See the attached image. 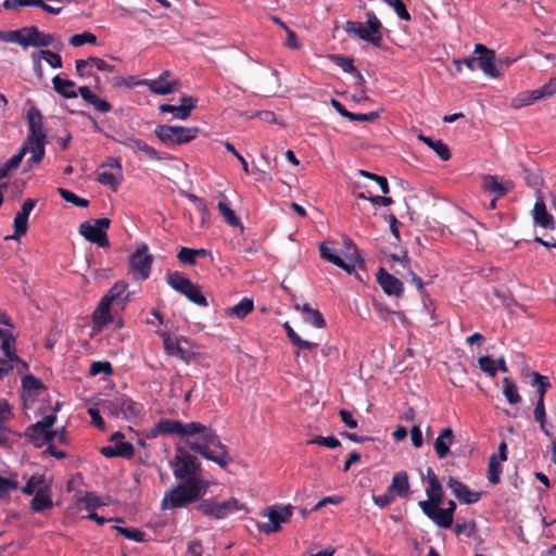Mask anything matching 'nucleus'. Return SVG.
I'll return each mask as SVG.
<instances>
[{"mask_svg": "<svg viewBox=\"0 0 556 556\" xmlns=\"http://www.w3.org/2000/svg\"><path fill=\"white\" fill-rule=\"evenodd\" d=\"M533 220L543 228L555 229L554 217L547 212L546 204L541 192L536 194V201L532 211Z\"/></svg>", "mask_w": 556, "mask_h": 556, "instance_id": "4be33fe9", "label": "nucleus"}, {"mask_svg": "<svg viewBox=\"0 0 556 556\" xmlns=\"http://www.w3.org/2000/svg\"><path fill=\"white\" fill-rule=\"evenodd\" d=\"M377 282L383 292L391 296H401L404 292L403 282L388 273L384 268H379L377 273Z\"/></svg>", "mask_w": 556, "mask_h": 556, "instance_id": "aec40b11", "label": "nucleus"}, {"mask_svg": "<svg viewBox=\"0 0 556 556\" xmlns=\"http://www.w3.org/2000/svg\"><path fill=\"white\" fill-rule=\"evenodd\" d=\"M78 92L83 100L92 105L97 112L108 113L112 110V105L106 100L94 94L89 87L81 86L78 88Z\"/></svg>", "mask_w": 556, "mask_h": 556, "instance_id": "a878e982", "label": "nucleus"}, {"mask_svg": "<svg viewBox=\"0 0 556 556\" xmlns=\"http://www.w3.org/2000/svg\"><path fill=\"white\" fill-rule=\"evenodd\" d=\"M113 303L111 301H109V299L106 298H102L100 303H99V306L97 307V309L93 312V323L98 326H105V325H109L110 323H112L113 318H112V315H111V305Z\"/></svg>", "mask_w": 556, "mask_h": 556, "instance_id": "2f4dec72", "label": "nucleus"}, {"mask_svg": "<svg viewBox=\"0 0 556 556\" xmlns=\"http://www.w3.org/2000/svg\"><path fill=\"white\" fill-rule=\"evenodd\" d=\"M393 8L396 15L403 21H410L412 16L402 0H383Z\"/></svg>", "mask_w": 556, "mask_h": 556, "instance_id": "052dcab7", "label": "nucleus"}, {"mask_svg": "<svg viewBox=\"0 0 556 556\" xmlns=\"http://www.w3.org/2000/svg\"><path fill=\"white\" fill-rule=\"evenodd\" d=\"M169 76L170 72L164 71L157 78L143 79L138 84L147 86L152 93L165 96L174 92L179 86V80L177 79L168 81L167 78Z\"/></svg>", "mask_w": 556, "mask_h": 556, "instance_id": "a211bd4d", "label": "nucleus"}, {"mask_svg": "<svg viewBox=\"0 0 556 556\" xmlns=\"http://www.w3.org/2000/svg\"><path fill=\"white\" fill-rule=\"evenodd\" d=\"M111 225L109 218H98L92 222H84L79 225L78 232L87 241L98 244L101 248L110 245L106 230Z\"/></svg>", "mask_w": 556, "mask_h": 556, "instance_id": "0eeeda50", "label": "nucleus"}, {"mask_svg": "<svg viewBox=\"0 0 556 556\" xmlns=\"http://www.w3.org/2000/svg\"><path fill=\"white\" fill-rule=\"evenodd\" d=\"M479 367L482 371L486 372L491 377H495L497 372V368L494 359L490 356H481L478 359Z\"/></svg>", "mask_w": 556, "mask_h": 556, "instance_id": "338daca9", "label": "nucleus"}, {"mask_svg": "<svg viewBox=\"0 0 556 556\" xmlns=\"http://www.w3.org/2000/svg\"><path fill=\"white\" fill-rule=\"evenodd\" d=\"M182 294L192 303L206 307L208 305L206 298L201 292L199 286L191 283V287H188Z\"/></svg>", "mask_w": 556, "mask_h": 556, "instance_id": "c03bdc74", "label": "nucleus"}, {"mask_svg": "<svg viewBox=\"0 0 556 556\" xmlns=\"http://www.w3.org/2000/svg\"><path fill=\"white\" fill-rule=\"evenodd\" d=\"M330 58L337 66L342 68L343 72L349 74L357 72V68L354 66L352 59L341 54H332Z\"/></svg>", "mask_w": 556, "mask_h": 556, "instance_id": "603ef678", "label": "nucleus"}, {"mask_svg": "<svg viewBox=\"0 0 556 556\" xmlns=\"http://www.w3.org/2000/svg\"><path fill=\"white\" fill-rule=\"evenodd\" d=\"M89 372L91 376H97L99 374L111 375L113 372V367H112L111 363L106 362V361L93 362L90 365Z\"/></svg>", "mask_w": 556, "mask_h": 556, "instance_id": "69168bd1", "label": "nucleus"}, {"mask_svg": "<svg viewBox=\"0 0 556 556\" xmlns=\"http://www.w3.org/2000/svg\"><path fill=\"white\" fill-rule=\"evenodd\" d=\"M389 493L394 496L407 497L409 491L408 476L405 471L394 473L390 485L388 486Z\"/></svg>", "mask_w": 556, "mask_h": 556, "instance_id": "cd10ccee", "label": "nucleus"}, {"mask_svg": "<svg viewBox=\"0 0 556 556\" xmlns=\"http://www.w3.org/2000/svg\"><path fill=\"white\" fill-rule=\"evenodd\" d=\"M208 489L207 481H178L172 489L167 490L161 502V509H177L187 507L190 504L202 500Z\"/></svg>", "mask_w": 556, "mask_h": 556, "instance_id": "f03ea898", "label": "nucleus"}, {"mask_svg": "<svg viewBox=\"0 0 556 556\" xmlns=\"http://www.w3.org/2000/svg\"><path fill=\"white\" fill-rule=\"evenodd\" d=\"M473 54H476L477 67L482 71V73L492 78H498L502 75L501 68L498 64L501 61H496L495 51L485 47L482 43H476L473 49Z\"/></svg>", "mask_w": 556, "mask_h": 556, "instance_id": "9b49d317", "label": "nucleus"}, {"mask_svg": "<svg viewBox=\"0 0 556 556\" xmlns=\"http://www.w3.org/2000/svg\"><path fill=\"white\" fill-rule=\"evenodd\" d=\"M197 127L157 125L154 135L166 146L184 144L193 140L198 135Z\"/></svg>", "mask_w": 556, "mask_h": 556, "instance_id": "423d86ee", "label": "nucleus"}, {"mask_svg": "<svg viewBox=\"0 0 556 556\" xmlns=\"http://www.w3.org/2000/svg\"><path fill=\"white\" fill-rule=\"evenodd\" d=\"M195 508L201 511L202 515L219 520L240 510H245V505L236 497H230L224 502L207 498L202 500Z\"/></svg>", "mask_w": 556, "mask_h": 556, "instance_id": "39448f33", "label": "nucleus"}, {"mask_svg": "<svg viewBox=\"0 0 556 556\" xmlns=\"http://www.w3.org/2000/svg\"><path fill=\"white\" fill-rule=\"evenodd\" d=\"M173 475L178 481H205L201 477V464L198 458L184 447H177L170 460Z\"/></svg>", "mask_w": 556, "mask_h": 556, "instance_id": "20e7f679", "label": "nucleus"}, {"mask_svg": "<svg viewBox=\"0 0 556 556\" xmlns=\"http://www.w3.org/2000/svg\"><path fill=\"white\" fill-rule=\"evenodd\" d=\"M23 33L24 49L28 47L46 48L49 46H54L59 49V47L54 45V36L39 30L37 26H25L23 27Z\"/></svg>", "mask_w": 556, "mask_h": 556, "instance_id": "2eb2a0df", "label": "nucleus"}, {"mask_svg": "<svg viewBox=\"0 0 556 556\" xmlns=\"http://www.w3.org/2000/svg\"><path fill=\"white\" fill-rule=\"evenodd\" d=\"M53 89L63 98L74 99L77 98L78 91H75V83L71 79H63L59 75L52 78Z\"/></svg>", "mask_w": 556, "mask_h": 556, "instance_id": "7c9ffc66", "label": "nucleus"}, {"mask_svg": "<svg viewBox=\"0 0 556 556\" xmlns=\"http://www.w3.org/2000/svg\"><path fill=\"white\" fill-rule=\"evenodd\" d=\"M117 533L122 534L126 539L132 540L135 542H143L146 540V533L135 529V528H122V527H113Z\"/></svg>", "mask_w": 556, "mask_h": 556, "instance_id": "3c124183", "label": "nucleus"}, {"mask_svg": "<svg viewBox=\"0 0 556 556\" xmlns=\"http://www.w3.org/2000/svg\"><path fill=\"white\" fill-rule=\"evenodd\" d=\"M418 139L431 148L442 161L451 159V150L441 139H432L422 134L418 136Z\"/></svg>", "mask_w": 556, "mask_h": 556, "instance_id": "473e14b6", "label": "nucleus"}, {"mask_svg": "<svg viewBox=\"0 0 556 556\" xmlns=\"http://www.w3.org/2000/svg\"><path fill=\"white\" fill-rule=\"evenodd\" d=\"M482 189L486 192L495 193L496 198L504 197L507 192V189L497 177L492 175H486L482 178Z\"/></svg>", "mask_w": 556, "mask_h": 556, "instance_id": "e433bc0d", "label": "nucleus"}, {"mask_svg": "<svg viewBox=\"0 0 556 556\" xmlns=\"http://www.w3.org/2000/svg\"><path fill=\"white\" fill-rule=\"evenodd\" d=\"M42 115L38 109L31 108L27 112L28 121V136L27 138H41L46 139L47 135L43 130Z\"/></svg>", "mask_w": 556, "mask_h": 556, "instance_id": "b1692460", "label": "nucleus"}, {"mask_svg": "<svg viewBox=\"0 0 556 556\" xmlns=\"http://www.w3.org/2000/svg\"><path fill=\"white\" fill-rule=\"evenodd\" d=\"M502 462L497 460V455L492 454L489 458L486 477L490 483L498 484L502 475Z\"/></svg>", "mask_w": 556, "mask_h": 556, "instance_id": "ea45409f", "label": "nucleus"}, {"mask_svg": "<svg viewBox=\"0 0 556 556\" xmlns=\"http://www.w3.org/2000/svg\"><path fill=\"white\" fill-rule=\"evenodd\" d=\"M45 144L46 139L41 138H26L23 142L18 154H22V159L30 153V157L26 161V166L28 169L33 167V164H39L45 157Z\"/></svg>", "mask_w": 556, "mask_h": 556, "instance_id": "dca6fc26", "label": "nucleus"}, {"mask_svg": "<svg viewBox=\"0 0 556 556\" xmlns=\"http://www.w3.org/2000/svg\"><path fill=\"white\" fill-rule=\"evenodd\" d=\"M293 515L291 505H273L267 508L265 516L268 520L258 523V530L263 533L270 534L280 531L281 523L288 522Z\"/></svg>", "mask_w": 556, "mask_h": 556, "instance_id": "1a4fd4ad", "label": "nucleus"}, {"mask_svg": "<svg viewBox=\"0 0 556 556\" xmlns=\"http://www.w3.org/2000/svg\"><path fill=\"white\" fill-rule=\"evenodd\" d=\"M556 93V78H551L548 83L535 90H527L519 92L511 100V106L515 109H521L533 104L534 102L548 98Z\"/></svg>", "mask_w": 556, "mask_h": 556, "instance_id": "f8f14e48", "label": "nucleus"}, {"mask_svg": "<svg viewBox=\"0 0 556 556\" xmlns=\"http://www.w3.org/2000/svg\"><path fill=\"white\" fill-rule=\"evenodd\" d=\"M254 308V303L252 299L244 298L238 304L227 307L226 315L228 317H236L239 319H243L248 316Z\"/></svg>", "mask_w": 556, "mask_h": 556, "instance_id": "72a5a7b5", "label": "nucleus"}, {"mask_svg": "<svg viewBox=\"0 0 556 556\" xmlns=\"http://www.w3.org/2000/svg\"><path fill=\"white\" fill-rule=\"evenodd\" d=\"M283 328L287 332V336L289 338V340L291 341V343L293 345H295L298 348L299 351L301 350H308V351H314L317 349L318 346V343H315V342H311V341H306V340H303L294 330L293 328L288 324L286 323L283 325Z\"/></svg>", "mask_w": 556, "mask_h": 556, "instance_id": "f704fd0d", "label": "nucleus"}, {"mask_svg": "<svg viewBox=\"0 0 556 556\" xmlns=\"http://www.w3.org/2000/svg\"><path fill=\"white\" fill-rule=\"evenodd\" d=\"M37 55L40 56L41 60H45L53 68L62 67V58L56 52L51 50H39L37 51Z\"/></svg>", "mask_w": 556, "mask_h": 556, "instance_id": "8fccbe9b", "label": "nucleus"}, {"mask_svg": "<svg viewBox=\"0 0 556 556\" xmlns=\"http://www.w3.org/2000/svg\"><path fill=\"white\" fill-rule=\"evenodd\" d=\"M22 154H14L0 167V180L8 176V174L15 169L22 162Z\"/></svg>", "mask_w": 556, "mask_h": 556, "instance_id": "680f3d73", "label": "nucleus"}, {"mask_svg": "<svg viewBox=\"0 0 556 556\" xmlns=\"http://www.w3.org/2000/svg\"><path fill=\"white\" fill-rule=\"evenodd\" d=\"M28 217H29L28 214L18 211L16 213V215L14 217V222H13L14 233L10 237H7L5 239L17 240L22 236H24L28 229Z\"/></svg>", "mask_w": 556, "mask_h": 556, "instance_id": "58836bf2", "label": "nucleus"}, {"mask_svg": "<svg viewBox=\"0 0 556 556\" xmlns=\"http://www.w3.org/2000/svg\"><path fill=\"white\" fill-rule=\"evenodd\" d=\"M157 434H177L185 439L186 445L208 459L226 468L231 462L227 446L222 443L215 430L201 422L191 421L184 424L180 420L163 418L160 419L153 430Z\"/></svg>", "mask_w": 556, "mask_h": 556, "instance_id": "f257e3e1", "label": "nucleus"}, {"mask_svg": "<svg viewBox=\"0 0 556 556\" xmlns=\"http://www.w3.org/2000/svg\"><path fill=\"white\" fill-rule=\"evenodd\" d=\"M18 488V482L13 479L4 478L0 476V498L5 497L11 491Z\"/></svg>", "mask_w": 556, "mask_h": 556, "instance_id": "774afa93", "label": "nucleus"}, {"mask_svg": "<svg viewBox=\"0 0 556 556\" xmlns=\"http://www.w3.org/2000/svg\"><path fill=\"white\" fill-rule=\"evenodd\" d=\"M59 193L64 201L72 203L78 207H87L89 205V201L87 199L78 197L71 190L59 188Z\"/></svg>", "mask_w": 556, "mask_h": 556, "instance_id": "09e8293b", "label": "nucleus"}, {"mask_svg": "<svg viewBox=\"0 0 556 556\" xmlns=\"http://www.w3.org/2000/svg\"><path fill=\"white\" fill-rule=\"evenodd\" d=\"M97 180L101 185L109 186L113 191H116L123 178H119L116 172H101Z\"/></svg>", "mask_w": 556, "mask_h": 556, "instance_id": "de8ad7c7", "label": "nucleus"}, {"mask_svg": "<svg viewBox=\"0 0 556 556\" xmlns=\"http://www.w3.org/2000/svg\"><path fill=\"white\" fill-rule=\"evenodd\" d=\"M22 388L27 393H38L46 389L42 381L36 378L34 375H26L22 378Z\"/></svg>", "mask_w": 556, "mask_h": 556, "instance_id": "a18cd8bd", "label": "nucleus"}, {"mask_svg": "<svg viewBox=\"0 0 556 556\" xmlns=\"http://www.w3.org/2000/svg\"><path fill=\"white\" fill-rule=\"evenodd\" d=\"M113 140L128 149L134 153L141 152L149 160H162L160 153L146 141L136 137L132 132L126 130H117Z\"/></svg>", "mask_w": 556, "mask_h": 556, "instance_id": "9d476101", "label": "nucleus"}, {"mask_svg": "<svg viewBox=\"0 0 556 556\" xmlns=\"http://www.w3.org/2000/svg\"><path fill=\"white\" fill-rule=\"evenodd\" d=\"M16 338L13 333H3L0 331V348L4 357H0V369L5 370V376L14 368V362H21L15 353Z\"/></svg>", "mask_w": 556, "mask_h": 556, "instance_id": "4468645a", "label": "nucleus"}, {"mask_svg": "<svg viewBox=\"0 0 556 556\" xmlns=\"http://www.w3.org/2000/svg\"><path fill=\"white\" fill-rule=\"evenodd\" d=\"M367 21L365 24L356 21H348L343 25V29L350 34L358 37L359 39L371 43L375 47L382 45V23L372 11L366 13Z\"/></svg>", "mask_w": 556, "mask_h": 556, "instance_id": "7ed1b4c3", "label": "nucleus"}, {"mask_svg": "<svg viewBox=\"0 0 556 556\" xmlns=\"http://www.w3.org/2000/svg\"><path fill=\"white\" fill-rule=\"evenodd\" d=\"M546 414L544 402L538 401L534 407V419L540 424L541 430L547 437H551L548 429L546 428Z\"/></svg>", "mask_w": 556, "mask_h": 556, "instance_id": "864d4df0", "label": "nucleus"}, {"mask_svg": "<svg viewBox=\"0 0 556 556\" xmlns=\"http://www.w3.org/2000/svg\"><path fill=\"white\" fill-rule=\"evenodd\" d=\"M45 482L43 476H31L26 484L22 488V492L26 495H31L35 490L38 488H43L42 484Z\"/></svg>", "mask_w": 556, "mask_h": 556, "instance_id": "e2e57ef3", "label": "nucleus"}, {"mask_svg": "<svg viewBox=\"0 0 556 556\" xmlns=\"http://www.w3.org/2000/svg\"><path fill=\"white\" fill-rule=\"evenodd\" d=\"M295 309L300 311L305 323L311 324L315 328H324L326 326L325 318L321 313L313 308L309 304H296Z\"/></svg>", "mask_w": 556, "mask_h": 556, "instance_id": "c85d7f7f", "label": "nucleus"}, {"mask_svg": "<svg viewBox=\"0 0 556 556\" xmlns=\"http://www.w3.org/2000/svg\"><path fill=\"white\" fill-rule=\"evenodd\" d=\"M217 208L224 216L226 223L232 227L241 226L240 219L236 215L235 211L230 208L226 201H219Z\"/></svg>", "mask_w": 556, "mask_h": 556, "instance_id": "49530a36", "label": "nucleus"}, {"mask_svg": "<svg viewBox=\"0 0 556 556\" xmlns=\"http://www.w3.org/2000/svg\"><path fill=\"white\" fill-rule=\"evenodd\" d=\"M127 283L124 281H117L111 287L104 298L109 299L112 303L123 304L128 300Z\"/></svg>", "mask_w": 556, "mask_h": 556, "instance_id": "c9c22d12", "label": "nucleus"}, {"mask_svg": "<svg viewBox=\"0 0 556 556\" xmlns=\"http://www.w3.org/2000/svg\"><path fill=\"white\" fill-rule=\"evenodd\" d=\"M166 281L175 291L181 294L188 287H191L192 283L190 279L186 278L179 271L168 273L166 275Z\"/></svg>", "mask_w": 556, "mask_h": 556, "instance_id": "4c0bfd02", "label": "nucleus"}, {"mask_svg": "<svg viewBox=\"0 0 556 556\" xmlns=\"http://www.w3.org/2000/svg\"><path fill=\"white\" fill-rule=\"evenodd\" d=\"M125 435L121 431L114 432L110 441L114 443L115 451L118 457L130 459L135 454L134 445L129 442L124 441Z\"/></svg>", "mask_w": 556, "mask_h": 556, "instance_id": "c756f323", "label": "nucleus"}, {"mask_svg": "<svg viewBox=\"0 0 556 556\" xmlns=\"http://www.w3.org/2000/svg\"><path fill=\"white\" fill-rule=\"evenodd\" d=\"M163 339V345L165 349V352L170 356H176V342L186 343L187 345L190 344V340L185 337H175L169 332L162 333Z\"/></svg>", "mask_w": 556, "mask_h": 556, "instance_id": "79ce46f5", "label": "nucleus"}, {"mask_svg": "<svg viewBox=\"0 0 556 556\" xmlns=\"http://www.w3.org/2000/svg\"><path fill=\"white\" fill-rule=\"evenodd\" d=\"M446 485L452 490L453 495L462 503V504H475L479 502L482 497L481 492L472 491L469 489L467 484L459 481L454 477H448L446 481Z\"/></svg>", "mask_w": 556, "mask_h": 556, "instance_id": "f3484780", "label": "nucleus"}, {"mask_svg": "<svg viewBox=\"0 0 556 556\" xmlns=\"http://www.w3.org/2000/svg\"><path fill=\"white\" fill-rule=\"evenodd\" d=\"M53 507V502L51 498V490L48 486L39 488L30 501V508L40 513Z\"/></svg>", "mask_w": 556, "mask_h": 556, "instance_id": "bb28decb", "label": "nucleus"}, {"mask_svg": "<svg viewBox=\"0 0 556 556\" xmlns=\"http://www.w3.org/2000/svg\"><path fill=\"white\" fill-rule=\"evenodd\" d=\"M419 507L422 513L431 519L438 527L448 529L452 527L454 518L444 508H441V504L419 503Z\"/></svg>", "mask_w": 556, "mask_h": 556, "instance_id": "6ab92c4d", "label": "nucleus"}, {"mask_svg": "<svg viewBox=\"0 0 556 556\" xmlns=\"http://www.w3.org/2000/svg\"><path fill=\"white\" fill-rule=\"evenodd\" d=\"M359 175L363 176V177H366L368 179H371V180H377V184L379 185L382 193L383 194H388L389 193L390 188H389L388 180H387V178L384 176H380V175H377V174H374V173H370V172H367V170H364V169L359 170Z\"/></svg>", "mask_w": 556, "mask_h": 556, "instance_id": "0e129e2a", "label": "nucleus"}, {"mask_svg": "<svg viewBox=\"0 0 556 556\" xmlns=\"http://www.w3.org/2000/svg\"><path fill=\"white\" fill-rule=\"evenodd\" d=\"M110 414L131 419L140 415L143 406L128 397H117L105 404Z\"/></svg>", "mask_w": 556, "mask_h": 556, "instance_id": "ddd939ff", "label": "nucleus"}, {"mask_svg": "<svg viewBox=\"0 0 556 556\" xmlns=\"http://www.w3.org/2000/svg\"><path fill=\"white\" fill-rule=\"evenodd\" d=\"M84 504V508L88 511H93L96 508L101 507L104 503L92 492H87L84 497L79 500Z\"/></svg>", "mask_w": 556, "mask_h": 556, "instance_id": "4d7b16f0", "label": "nucleus"}, {"mask_svg": "<svg viewBox=\"0 0 556 556\" xmlns=\"http://www.w3.org/2000/svg\"><path fill=\"white\" fill-rule=\"evenodd\" d=\"M454 432L452 428H444L434 441V451L438 458L443 459L450 453L451 445L454 443Z\"/></svg>", "mask_w": 556, "mask_h": 556, "instance_id": "393cba45", "label": "nucleus"}, {"mask_svg": "<svg viewBox=\"0 0 556 556\" xmlns=\"http://www.w3.org/2000/svg\"><path fill=\"white\" fill-rule=\"evenodd\" d=\"M531 384L538 388V401L544 402L545 394L548 388H551L548 378L536 371H533L531 372Z\"/></svg>", "mask_w": 556, "mask_h": 556, "instance_id": "a19ab883", "label": "nucleus"}, {"mask_svg": "<svg viewBox=\"0 0 556 556\" xmlns=\"http://www.w3.org/2000/svg\"><path fill=\"white\" fill-rule=\"evenodd\" d=\"M160 111L162 113H172L177 119H187L190 115L188 114V110L182 108V105H173V104H161Z\"/></svg>", "mask_w": 556, "mask_h": 556, "instance_id": "5fc2aeb1", "label": "nucleus"}, {"mask_svg": "<svg viewBox=\"0 0 556 556\" xmlns=\"http://www.w3.org/2000/svg\"><path fill=\"white\" fill-rule=\"evenodd\" d=\"M23 37H24L23 27L20 29H16V30L0 31V40L1 41L17 43L24 48Z\"/></svg>", "mask_w": 556, "mask_h": 556, "instance_id": "6e6d98bb", "label": "nucleus"}, {"mask_svg": "<svg viewBox=\"0 0 556 556\" xmlns=\"http://www.w3.org/2000/svg\"><path fill=\"white\" fill-rule=\"evenodd\" d=\"M191 345V343L187 345L186 343L176 342V356L181 358L187 364H189L195 357V352L192 351Z\"/></svg>", "mask_w": 556, "mask_h": 556, "instance_id": "bf43d9fd", "label": "nucleus"}, {"mask_svg": "<svg viewBox=\"0 0 556 556\" xmlns=\"http://www.w3.org/2000/svg\"><path fill=\"white\" fill-rule=\"evenodd\" d=\"M503 394L509 404H517L521 401L515 382L508 377L503 379Z\"/></svg>", "mask_w": 556, "mask_h": 556, "instance_id": "37998d69", "label": "nucleus"}, {"mask_svg": "<svg viewBox=\"0 0 556 556\" xmlns=\"http://www.w3.org/2000/svg\"><path fill=\"white\" fill-rule=\"evenodd\" d=\"M428 477V486L426 489V494L428 496L427 501H420L419 503H430L431 504H441L443 501V489L438 479V476L431 468L427 469Z\"/></svg>", "mask_w": 556, "mask_h": 556, "instance_id": "5701e85b", "label": "nucleus"}, {"mask_svg": "<svg viewBox=\"0 0 556 556\" xmlns=\"http://www.w3.org/2000/svg\"><path fill=\"white\" fill-rule=\"evenodd\" d=\"M97 42V37L92 33L84 31L81 34L73 35L70 38V43L74 47H80L85 43L94 45Z\"/></svg>", "mask_w": 556, "mask_h": 556, "instance_id": "13d9d810", "label": "nucleus"}, {"mask_svg": "<svg viewBox=\"0 0 556 556\" xmlns=\"http://www.w3.org/2000/svg\"><path fill=\"white\" fill-rule=\"evenodd\" d=\"M148 251V245L142 243L129 256V273L135 280H146L150 276L153 255L149 254Z\"/></svg>", "mask_w": 556, "mask_h": 556, "instance_id": "6e6552de", "label": "nucleus"}, {"mask_svg": "<svg viewBox=\"0 0 556 556\" xmlns=\"http://www.w3.org/2000/svg\"><path fill=\"white\" fill-rule=\"evenodd\" d=\"M56 434V430H51L50 428H38L36 427V422L28 426L25 431V435L36 447H41L47 443H51Z\"/></svg>", "mask_w": 556, "mask_h": 556, "instance_id": "412c9836", "label": "nucleus"}]
</instances>
